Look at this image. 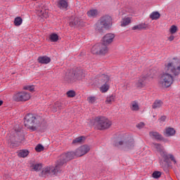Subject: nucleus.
<instances>
[{
	"label": "nucleus",
	"instance_id": "1",
	"mask_svg": "<svg viewBox=\"0 0 180 180\" xmlns=\"http://www.w3.org/2000/svg\"><path fill=\"white\" fill-rule=\"evenodd\" d=\"M179 74H180V59L173 58L165 64L164 71L159 77V85L162 88H169L174 82L172 75L176 77Z\"/></svg>",
	"mask_w": 180,
	"mask_h": 180
},
{
	"label": "nucleus",
	"instance_id": "2",
	"mask_svg": "<svg viewBox=\"0 0 180 180\" xmlns=\"http://www.w3.org/2000/svg\"><path fill=\"white\" fill-rule=\"evenodd\" d=\"M45 122L44 119L32 113L27 114L24 117V126L30 131H36L37 127L44 124Z\"/></svg>",
	"mask_w": 180,
	"mask_h": 180
},
{
	"label": "nucleus",
	"instance_id": "3",
	"mask_svg": "<svg viewBox=\"0 0 180 180\" xmlns=\"http://www.w3.org/2000/svg\"><path fill=\"white\" fill-rule=\"evenodd\" d=\"M89 151H91V147L88 145H83L76 149L75 152L72 151L63 153L60 155V160H63L66 163L68 162V161H71V160H74V158L82 157L85 155V154H88Z\"/></svg>",
	"mask_w": 180,
	"mask_h": 180
},
{
	"label": "nucleus",
	"instance_id": "4",
	"mask_svg": "<svg viewBox=\"0 0 180 180\" xmlns=\"http://www.w3.org/2000/svg\"><path fill=\"white\" fill-rule=\"evenodd\" d=\"M84 78L85 72L82 69L77 68L65 76V81L67 84H74L77 81H82Z\"/></svg>",
	"mask_w": 180,
	"mask_h": 180
},
{
	"label": "nucleus",
	"instance_id": "5",
	"mask_svg": "<svg viewBox=\"0 0 180 180\" xmlns=\"http://www.w3.org/2000/svg\"><path fill=\"white\" fill-rule=\"evenodd\" d=\"M65 164V162H64L63 159H61V155H60L56 162V167H45L44 169H43L41 172V174L43 176H47L51 174L56 175V174L61 171V167L63 166Z\"/></svg>",
	"mask_w": 180,
	"mask_h": 180
},
{
	"label": "nucleus",
	"instance_id": "6",
	"mask_svg": "<svg viewBox=\"0 0 180 180\" xmlns=\"http://www.w3.org/2000/svg\"><path fill=\"white\" fill-rule=\"evenodd\" d=\"M112 126V122L106 117H97L94 120V127L97 130H108Z\"/></svg>",
	"mask_w": 180,
	"mask_h": 180
},
{
	"label": "nucleus",
	"instance_id": "7",
	"mask_svg": "<svg viewBox=\"0 0 180 180\" xmlns=\"http://www.w3.org/2000/svg\"><path fill=\"white\" fill-rule=\"evenodd\" d=\"M113 25V19L109 15L101 17L96 24V30L101 31L103 29H110Z\"/></svg>",
	"mask_w": 180,
	"mask_h": 180
},
{
	"label": "nucleus",
	"instance_id": "8",
	"mask_svg": "<svg viewBox=\"0 0 180 180\" xmlns=\"http://www.w3.org/2000/svg\"><path fill=\"white\" fill-rule=\"evenodd\" d=\"M153 148H155L157 151L160 153L165 162H168V161L171 160V161H173L174 164H176V160H175V158H174V155H169L168 153H167V152L164 151V148L161 145L158 143H153Z\"/></svg>",
	"mask_w": 180,
	"mask_h": 180
},
{
	"label": "nucleus",
	"instance_id": "9",
	"mask_svg": "<svg viewBox=\"0 0 180 180\" xmlns=\"http://www.w3.org/2000/svg\"><path fill=\"white\" fill-rule=\"evenodd\" d=\"M91 51L92 54L96 56H105V54H108L109 49L108 46L103 44H97L92 46Z\"/></svg>",
	"mask_w": 180,
	"mask_h": 180
},
{
	"label": "nucleus",
	"instance_id": "10",
	"mask_svg": "<svg viewBox=\"0 0 180 180\" xmlns=\"http://www.w3.org/2000/svg\"><path fill=\"white\" fill-rule=\"evenodd\" d=\"M30 98H32L30 93L22 91L15 94L13 99H14L15 102H27Z\"/></svg>",
	"mask_w": 180,
	"mask_h": 180
},
{
	"label": "nucleus",
	"instance_id": "11",
	"mask_svg": "<svg viewBox=\"0 0 180 180\" xmlns=\"http://www.w3.org/2000/svg\"><path fill=\"white\" fill-rule=\"evenodd\" d=\"M115 37L116 36L113 33H108L103 37V43L104 46H109V44H112L113 41L115 40Z\"/></svg>",
	"mask_w": 180,
	"mask_h": 180
},
{
	"label": "nucleus",
	"instance_id": "12",
	"mask_svg": "<svg viewBox=\"0 0 180 180\" xmlns=\"http://www.w3.org/2000/svg\"><path fill=\"white\" fill-rule=\"evenodd\" d=\"M82 22L78 17H72L70 20V27H79V26H82Z\"/></svg>",
	"mask_w": 180,
	"mask_h": 180
},
{
	"label": "nucleus",
	"instance_id": "13",
	"mask_svg": "<svg viewBox=\"0 0 180 180\" xmlns=\"http://www.w3.org/2000/svg\"><path fill=\"white\" fill-rule=\"evenodd\" d=\"M147 79V77L142 75L139 77L137 82H136V88H144L146 86V80Z\"/></svg>",
	"mask_w": 180,
	"mask_h": 180
},
{
	"label": "nucleus",
	"instance_id": "14",
	"mask_svg": "<svg viewBox=\"0 0 180 180\" xmlns=\"http://www.w3.org/2000/svg\"><path fill=\"white\" fill-rule=\"evenodd\" d=\"M99 84H110V76L106 74H103L98 77Z\"/></svg>",
	"mask_w": 180,
	"mask_h": 180
},
{
	"label": "nucleus",
	"instance_id": "15",
	"mask_svg": "<svg viewBox=\"0 0 180 180\" xmlns=\"http://www.w3.org/2000/svg\"><path fill=\"white\" fill-rule=\"evenodd\" d=\"M176 131H175V129L172 127H167L163 132L164 136L166 137H172Z\"/></svg>",
	"mask_w": 180,
	"mask_h": 180
},
{
	"label": "nucleus",
	"instance_id": "16",
	"mask_svg": "<svg viewBox=\"0 0 180 180\" xmlns=\"http://www.w3.org/2000/svg\"><path fill=\"white\" fill-rule=\"evenodd\" d=\"M150 26L146 23H140L132 27V30H147Z\"/></svg>",
	"mask_w": 180,
	"mask_h": 180
},
{
	"label": "nucleus",
	"instance_id": "17",
	"mask_svg": "<svg viewBox=\"0 0 180 180\" xmlns=\"http://www.w3.org/2000/svg\"><path fill=\"white\" fill-rule=\"evenodd\" d=\"M37 60L39 64H49L51 63V58L47 56H44L38 57Z\"/></svg>",
	"mask_w": 180,
	"mask_h": 180
},
{
	"label": "nucleus",
	"instance_id": "18",
	"mask_svg": "<svg viewBox=\"0 0 180 180\" xmlns=\"http://www.w3.org/2000/svg\"><path fill=\"white\" fill-rule=\"evenodd\" d=\"M57 6L60 9H67L68 8V2L65 0H59L57 2Z\"/></svg>",
	"mask_w": 180,
	"mask_h": 180
},
{
	"label": "nucleus",
	"instance_id": "19",
	"mask_svg": "<svg viewBox=\"0 0 180 180\" xmlns=\"http://www.w3.org/2000/svg\"><path fill=\"white\" fill-rule=\"evenodd\" d=\"M110 88V83H103V85L99 88L102 94H106Z\"/></svg>",
	"mask_w": 180,
	"mask_h": 180
},
{
	"label": "nucleus",
	"instance_id": "20",
	"mask_svg": "<svg viewBox=\"0 0 180 180\" xmlns=\"http://www.w3.org/2000/svg\"><path fill=\"white\" fill-rule=\"evenodd\" d=\"M130 109L134 110V112H137L138 110H140V105H139V101H131L130 105Z\"/></svg>",
	"mask_w": 180,
	"mask_h": 180
},
{
	"label": "nucleus",
	"instance_id": "21",
	"mask_svg": "<svg viewBox=\"0 0 180 180\" xmlns=\"http://www.w3.org/2000/svg\"><path fill=\"white\" fill-rule=\"evenodd\" d=\"M86 14L89 18H96L99 15V12L96 9H91L87 11Z\"/></svg>",
	"mask_w": 180,
	"mask_h": 180
},
{
	"label": "nucleus",
	"instance_id": "22",
	"mask_svg": "<svg viewBox=\"0 0 180 180\" xmlns=\"http://www.w3.org/2000/svg\"><path fill=\"white\" fill-rule=\"evenodd\" d=\"M130 23H131V17H125L121 21V26L124 27L125 26L130 25Z\"/></svg>",
	"mask_w": 180,
	"mask_h": 180
},
{
	"label": "nucleus",
	"instance_id": "23",
	"mask_svg": "<svg viewBox=\"0 0 180 180\" xmlns=\"http://www.w3.org/2000/svg\"><path fill=\"white\" fill-rule=\"evenodd\" d=\"M149 135L155 140H162V136L157 131H151L149 133Z\"/></svg>",
	"mask_w": 180,
	"mask_h": 180
},
{
	"label": "nucleus",
	"instance_id": "24",
	"mask_svg": "<svg viewBox=\"0 0 180 180\" xmlns=\"http://www.w3.org/2000/svg\"><path fill=\"white\" fill-rule=\"evenodd\" d=\"M30 152H29V150L24 149V150H20L18 153V157H20V158H26V157H27L29 155Z\"/></svg>",
	"mask_w": 180,
	"mask_h": 180
},
{
	"label": "nucleus",
	"instance_id": "25",
	"mask_svg": "<svg viewBox=\"0 0 180 180\" xmlns=\"http://www.w3.org/2000/svg\"><path fill=\"white\" fill-rule=\"evenodd\" d=\"M115 101H116V96H113V95H110L107 96L106 99H105V104L106 105H112V103H113V102H115Z\"/></svg>",
	"mask_w": 180,
	"mask_h": 180
},
{
	"label": "nucleus",
	"instance_id": "26",
	"mask_svg": "<svg viewBox=\"0 0 180 180\" xmlns=\"http://www.w3.org/2000/svg\"><path fill=\"white\" fill-rule=\"evenodd\" d=\"M85 140H86L85 136H79L72 141V144H81V143H84Z\"/></svg>",
	"mask_w": 180,
	"mask_h": 180
},
{
	"label": "nucleus",
	"instance_id": "27",
	"mask_svg": "<svg viewBox=\"0 0 180 180\" xmlns=\"http://www.w3.org/2000/svg\"><path fill=\"white\" fill-rule=\"evenodd\" d=\"M58 34L56 33H52L49 35V40L52 41V43H57L58 41Z\"/></svg>",
	"mask_w": 180,
	"mask_h": 180
},
{
	"label": "nucleus",
	"instance_id": "28",
	"mask_svg": "<svg viewBox=\"0 0 180 180\" xmlns=\"http://www.w3.org/2000/svg\"><path fill=\"white\" fill-rule=\"evenodd\" d=\"M162 105H164V103H162V101L161 100H156L153 103L152 108L153 109H158V108H161V106H162Z\"/></svg>",
	"mask_w": 180,
	"mask_h": 180
},
{
	"label": "nucleus",
	"instance_id": "29",
	"mask_svg": "<svg viewBox=\"0 0 180 180\" xmlns=\"http://www.w3.org/2000/svg\"><path fill=\"white\" fill-rule=\"evenodd\" d=\"M160 16H161L160 13L155 11V12H153L152 13H150V18L152 20H157L158 19H160Z\"/></svg>",
	"mask_w": 180,
	"mask_h": 180
},
{
	"label": "nucleus",
	"instance_id": "30",
	"mask_svg": "<svg viewBox=\"0 0 180 180\" xmlns=\"http://www.w3.org/2000/svg\"><path fill=\"white\" fill-rule=\"evenodd\" d=\"M169 34H175V33H178V26L173 25L170 26L169 28Z\"/></svg>",
	"mask_w": 180,
	"mask_h": 180
},
{
	"label": "nucleus",
	"instance_id": "31",
	"mask_svg": "<svg viewBox=\"0 0 180 180\" xmlns=\"http://www.w3.org/2000/svg\"><path fill=\"white\" fill-rule=\"evenodd\" d=\"M66 96L68 98H75L77 96V92L74 90H69L66 92Z\"/></svg>",
	"mask_w": 180,
	"mask_h": 180
},
{
	"label": "nucleus",
	"instance_id": "32",
	"mask_svg": "<svg viewBox=\"0 0 180 180\" xmlns=\"http://www.w3.org/2000/svg\"><path fill=\"white\" fill-rule=\"evenodd\" d=\"M22 23H23V19H22V18L20 17H16L14 19V25L15 26H20V25H22Z\"/></svg>",
	"mask_w": 180,
	"mask_h": 180
},
{
	"label": "nucleus",
	"instance_id": "33",
	"mask_svg": "<svg viewBox=\"0 0 180 180\" xmlns=\"http://www.w3.org/2000/svg\"><path fill=\"white\" fill-rule=\"evenodd\" d=\"M126 148L131 150L134 147V140L131 139L130 141H128L125 143Z\"/></svg>",
	"mask_w": 180,
	"mask_h": 180
},
{
	"label": "nucleus",
	"instance_id": "34",
	"mask_svg": "<svg viewBox=\"0 0 180 180\" xmlns=\"http://www.w3.org/2000/svg\"><path fill=\"white\" fill-rule=\"evenodd\" d=\"M32 171H40L41 169V164H34L31 166Z\"/></svg>",
	"mask_w": 180,
	"mask_h": 180
},
{
	"label": "nucleus",
	"instance_id": "35",
	"mask_svg": "<svg viewBox=\"0 0 180 180\" xmlns=\"http://www.w3.org/2000/svg\"><path fill=\"white\" fill-rule=\"evenodd\" d=\"M87 102L89 103H95L96 102V96H91L87 98Z\"/></svg>",
	"mask_w": 180,
	"mask_h": 180
},
{
	"label": "nucleus",
	"instance_id": "36",
	"mask_svg": "<svg viewBox=\"0 0 180 180\" xmlns=\"http://www.w3.org/2000/svg\"><path fill=\"white\" fill-rule=\"evenodd\" d=\"M35 151H37V153H41V151H44V146H43L41 144H38L35 147Z\"/></svg>",
	"mask_w": 180,
	"mask_h": 180
},
{
	"label": "nucleus",
	"instance_id": "37",
	"mask_svg": "<svg viewBox=\"0 0 180 180\" xmlns=\"http://www.w3.org/2000/svg\"><path fill=\"white\" fill-rule=\"evenodd\" d=\"M25 91H30V92H34V86L27 85L23 87Z\"/></svg>",
	"mask_w": 180,
	"mask_h": 180
},
{
	"label": "nucleus",
	"instance_id": "38",
	"mask_svg": "<svg viewBox=\"0 0 180 180\" xmlns=\"http://www.w3.org/2000/svg\"><path fill=\"white\" fill-rule=\"evenodd\" d=\"M153 178H155V179L160 178L161 176V173L160 172H154L152 174Z\"/></svg>",
	"mask_w": 180,
	"mask_h": 180
},
{
	"label": "nucleus",
	"instance_id": "39",
	"mask_svg": "<svg viewBox=\"0 0 180 180\" xmlns=\"http://www.w3.org/2000/svg\"><path fill=\"white\" fill-rule=\"evenodd\" d=\"M168 41H174L175 40V36H174V34H170V35L167 37Z\"/></svg>",
	"mask_w": 180,
	"mask_h": 180
},
{
	"label": "nucleus",
	"instance_id": "40",
	"mask_svg": "<svg viewBox=\"0 0 180 180\" xmlns=\"http://www.w3.org/2000/svg\"><path fill=\"white\" fill-rule=\"evenodd\" d=\"M124 143V142L123 141H117L115 142V147H120V146H123Z\"/></svg>",
	"mask_w": 180,
	"mask_h": 180
},
{
	"label": "nucleus",
	"instance_id": "41",
	"mask_svg": "<svg viewBox=\"0 0 180 180\" xmlns=\"http://www.w3.org/2000/svg\"><path fill=\"white\" fill-rule=\"evenodd\" d=\"M49 11H44L42 12V18H44L45 19H47L49 18Z\"/></svg>",
	"mask_w": 180,
	"mask_h": 180
},
{
	"label": "nucleus",
	"instance_id": "42",
	"mask_svg": "<svg viewBox=\"0 0 180 180\" xmlns=\"http://www.w3.org/2000/svg\"><path fill=\"white\" fill-rule=\"evenodd\" d=\"M8 146L9 147H11V148H15V147H18V146L15 143H13V142H11V141H8Z\"/></svg>",
	"mask_w": 180,
	"mask_h": 180
},
{
	"label": "nucleus",
	"instance_id": "43",
	"mask_svg": "<svg viewBox=\"0 0 180 180\" xmlns=\"http://www.w3.org/2000/svg\"><path fill=\"white\" fill-rule=\"evenodd\" d=\"M144 126H146V124H144V122H139L136 124L137 129H143Z\"/></svg>",
	"mask_w": 180,
	"mask_h": 180
},
{
	"label": "nucleus",
	"instance_id": "44",
	"mask_svg": "<svg viewBox=\"0 0 180 180\" xmlns=\"http://www.w3.org/2000/svg\"><path fill=\"white\" fill-rule=\"evenodd\" d=\"M165 120H167V117L166 116H162L160 119H159V122L161 123L162 122H165Z\"/></svg>",
	"mask_w": 180,
	"mask_h": 180
},
{
	"label": "nucleus",
	"instance_id": "45",
	"mask_svg": "<svg viewBox=\"0 0 180 180\" xmlns=\"http://www.w3.org/2000/svg\"><path fill=\"white\" fill-rule=\"evenodd\" d=\"M3 104H4V101L0 99V106H2Z\"/></svg>",
	"mask_w": 180,
	"mask_h": 180
},
{
	"label": "nucleus",
	"instance_id": "46",
	"mask_svg": "<svg viewBox=\"0 0 180 180\" xmlns=\"http://www.w3.org/2000/svg\"><path fill=\"white\" fill-rule=\"evenodd\" d=\"M53 112H57V109H52Z\"/></svg>",
	"mask_w": 180,
	"mask_h": 180
},
{
	"label": "nucleus",
	"instance_id": "47",
	"mask_svg": "<svg viewBox=\"0 0 180 180\" xmlns=\"http://www.w3.org/2000/svg\"><path fill=\"white\" fill-rule=\"evenodd\" d=\"M150 78H154V76H150Z\"/></svg>",
	"mask_w": 180,
	"mask_h": 180
}]
</instances>
